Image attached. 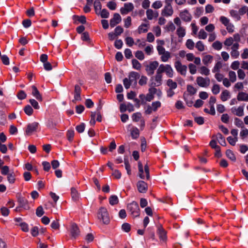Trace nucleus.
I'll return each mask as SVG.
<instances>
[{
	"label": "nucleus",
	"mask_w": 248,
	"mask_h": 248,
	"mask_svg": "<svg viewBox=\"0 0 248 248\" xmlns=\"http://www.w3.org/2000/svg\"><path fill=\"white\" fill-rule=\"evenodd\" d=\"M151 106L153 108V111L154 112H155V111H157V110L158 108L161 107V103L160 101H156L153 102L152 103Z\"/></svg>",
	"instance_id": "obj_45"
},
{
	"label": "nucleus",
	"mask_w": 248,
	"mask_h": 248,
	"mask_svg": "<svg viewBox=\"0 0 248 248\" xmlns=\"http://www.w3.org/2000/svg\"><path fill=\"white\" fill-rule=\"evenodd\" d=\"M7 179L8 182L10 184H14L16 181V176L13 171H11L9 174L7 175Z\"/></svg>",
	"instance_id": "obj_30"
},
{
	"label": "nucleus",
	"mask_w": 248,
	"mask_h": 248,
	"mask_svg": "<svg viewBox=\"0 0 248 248\" xmlns=\"http://www.w3.org/2000/svg\"><path fill=\"white\" fill-rule=\"evenodd\" d=\"M32 89V95L35 97L36 99H37L39 101H42V97L41 94L40 93V92H39L38 90L37 89V88L33 85L31 86Z\"/></svg>",
	"instance_id": "obj_18"
},
{
	"label": "nucleus",
	"mask_w": 248,
	"mask_h": 248,
	"mask_svg": "<svg viewBox=\"0 0 248 248\" xmlns=\"http://www.w3.org/2000/svg\"><path fill=\"white\" fill-rule=\"evenodd\" d=\"M158 233L159 237L161 240L165 241L167 239L166 232L163 228L161 225H160L158 228Z\"/></svg>",
	"instance_id": "obj_19"
},
{
	"label": "nucleus",
	"mask_w": 248,
	"mask_h": 248,
	"mask_svg": "<svg viewBox=\"0 0 248 248\" xmlns=\"http://www.w3.org/2000/svg\"><path fill=\"white\" fill-rule=\"evenodd\" d=\"M173 14V10L172 6L165 5L161 11L162 16L166 17L170 16Z\"/></svg>",
	"instance_id": "obj_10"
},
{
	"label": "nucleus",
	"mask_w": 248,
	"mask_h": 248,
	"mask_svg": "<svg viewBox=\"0 0 248 248\" xmlns=\"http://www.w3.org/2000/svg\"><path fill=\"white\" fill-rule=\"evenodd\" d=\"M222 67V63L221 62H217L215 65L212 69L213 73L219 72L221 68Z\"/></svg>",
	"instance_id": "obj_36"
},
{
	"label": "nucleus",
	"mask_w": 248,
	"mask_h": 248,
	"mask_svg": "<svg viewBox=\"0 0 248 248\" xmlns=\"http://www.w3.org/2000/svg\"><path fill=\"white\" fill-rule=\"evenodd\" d=\"M1 173L4 175H7L11 172H10L9 167L8 166H4L0 168Z\"/></svg>",
	"instance_id": "obj_48"
},
{
	"label": "nucleus",
	"mask_w": 248,
	"mask_h": 248,
	"mask_svg": "<svg viewBox=\"0 0 248 248\" xmlns=\"http://www.w3.org/2000/svg\"><path fill=\"white\" fill-rule=\"evenodd\" d=\"M159 63L157 61H153L149 62L145 67L146 71L149 76L153 75L154 74L155 70L158 66Z\"/></svg>",
	"instance_id": "obj_5"
},
{
	"label": "nucleus",
	"mask_w": 248,
	"mask_h": 248,
	"mask_svg": "<svg viewBox=\"0 0 248 248\" xmlns=\"http://www.w3.org/2000/svg\"><path fill=\"white\" fill-rule=\"evenodd\" d=\"M149 24H142L138 28V32L140 34L143 32H146L148 30Z\"/></svg>",
	"instance_id": "obj_27"
},
{
	"label": "nucleus",
	"mask_w": 248,
	"mask_h": 248,
	"mask_svg": "<svg viewBox=\"0 0 248 248\" xmlns=\"http://www.w3.org/2000/svg\"><path fill=\"white\" fill-rule=\"evenodd\" d=\"M132 64L134 69L137 70H140L141 69V65L136 59H133L132 60Z\"/></svg>",
	"instance_id": "obj_34"
},
{
	"label": "nucleus",
	"mask_w": 248,
	"mask_h": 248,
	"mask_svg": "<svg viewBox=\"0 0 248 248\" xmlns=\"http://www.w3.org/2000/svg\"><path fill=\"white\" fill-rule=\"evenodd\" d=\"M230 96L231 95L230 92L228 90H225L221 93L220 95V99L222 101L224 102L230 98Z\"/></svg>",
	"instance_id": "obj_24"
},
{
	"label": "nucleus",
	"mask_w": 248,
	"mask_h": 248,
	"mask_svg": "<svg viewBox=\"0 0 248 248\" xmlns=\"http://www.w3.org/2000/svg\"><path fill=\"white\" fill-rule=\"evenodd\" d=\"M195 47L199 51L201 52L205 50V46L201 41H199L196 43Z\"/></svg>",
	"instance_id": "obj_42"
},
{
	"label": "nucleus",
	"mask_w": 248,
	"mask_h": 248,
	"mask_svg": "<svg viewBox=\"0 0 248 248\" xmlns=\"http://www.w3.org/2000/svg\"><path fill=\"white\" fill-rule=\"evenodd\" d=\"M229 80L232 83L236 80V75L234 71H230L229 72Z\"/></svg>",
	"instance_id": "obj_46"
},
{
	"label": "nucleus",
	"mask_w": 248,
	"mask_h": 248,
	"mask_svg": "<svg viewBox=\"0 0 248 248\" xmlns=\"http://www.w3.org/2000/svg\"><path fill=\"white\" fill-rule=\"evenodd\" d=\"M122 228L124 231L128 232L131 230V226L129 223H124L122 225Z\"/></svg>",
	"instance_id": "obj_62"
},
{
	"label": "nucleus",
	"mask_w": 248,
	"mask_h": 248,
	"mask_svg": "<svg viewBox=\"0 0 248 248\" xmlns=\"http://www.w3.org/2000/svg\"><path fill=\"white\" fill-rule=\"evenodd\" d=\"M127 209L134 217H138L140 215V209L139 204L136 202H132L128 204L127 206Z\"/></svg>",
	"instance_id": "obj_2"
},
{
	"label": "nucleus",
	"mask_w": 248,
	"mask_h": 248,
	"mask_svg": "<svg viewBox=\"0 0 248 248\" xmlns=\"http://www.w3.org/2000/svg\"><path fill=\"white\" fill-rule=\"evenodd\" d=\"M226 156L232 161H235L236 157L233 153L230 150H227L226 152Z\"/></svg>",
	"instance_id": "obj_38"
},
{
	"label": "nucleus",
	"mask_w": 248,
	"mask_h": 248,
	"mask_svg": "<svg viewBox=\"0 0 248 248\" xmlns=\"http://www.w3.org/2000/svg\"><path fill=\"white\" fill-rule=\"evenodd\" d=\"M200 73L203 75L208 76L210 74V70L205 66H202L199 68Z\"/></svg>",
	"instance_id": "obj_32"
},
{
	"label": "nucleus",
	"mask_w": 248,
	"mask_h": 248,
	"mask_svg": "<svg viewBox=\"0 0 248 248\" xmlns=\"http://www.w3.org/2000/svg\"><path fill=\"white\" fill-rule=\"evenodd\" d=\"M141 117V114L140 112L133 113L132 116V120L134 122H138Z\"/></svg>",
	"instance_id": "obj_55"
},
{
	"label": "nucleus",
	"mask_w": 248,
	"mask_h": 248,
	"mask_svg": "<svg viewBox=\"0 0 248 248\" xmlns=\"http://www.w3.org/2000/svg\"><path fill=\"white\" fill-rule=\"evenodd\" d=\"M240 136L242 139L247 138L248 136V129L245 127L241 128V130L240 132Z\"/></svg>",
	"instance_id": "obj_43"
},
{
	"label": "nucleus",
	"mask_w": 248,
	"mask_h": 248,
	"mask_svg": "<svg viewBox=\"0 0 248 248\" xmlns=\"http://www.w3.org/2000/svg\"><path fill=\"white\" fill-rule=\"evenodd\" d=\"M239 52L238 50L231 49V56L234 59H237L239 56Z\"/></svg>",
	"instance_id": "obj_63"
},
{
	"label": "nucleus",
	"mask_w": 248,
	"mask_h": 248,
	"mask_svg": "<svg viewBox=\"0 0 248 248\" xmlns=\"http://www.w3.org/2000/svg\"><path fill=\"white\" fill-rule=\"evenodd\" d=\"M140 78L139 73L136 72H131L129 73L128 79L129 81L135 85L137 84V80Z\"/></svg>",
	"instance_id": "obj_17"
},
{
	"label": "nucleus",
	"mask_w": 248,
	"mask_h": 248,
	"mask_svg": "<svg viewBox=\"0 0 248 248\" xmlns=\"http://www.w3.org/2000/svg\"><path fill=\"white\" fill-rule=\"evenodd\" d=\"M97 217L104 224L107 225L110 222L109 216L107 209L104 207H101L99 209L97 212Z\"/></svg>",
	"instance_id": "obj_1"
},
{
	"label": "nucleus",
	"mask_w": 248,
	"mask_h": 248,
	"mask_svg": "<svg viewBox=\"0 0 248 248\" xmlns=\"http://www.w3.org/2000/svg\"><path fill=\"white\" fill-rule=\"evenodd\" d=\"M167 85L169 87V89H175L177 87V84L176 82L173 81L171 79H169L167 81Z\"/></svg>",
	"instance_id": "obj_29"
},
{
	"label": "nucleus",
	"mask_w": 248,
	"mask_h": 248,
	"mask_svg": "<svg viewBox=\"0 0 248 248\" xmlns=\"http://www.w3.org/2000/svg\"><path fill=\"white\" fill-rule=\"evenodd\" d=\"M187 92L191 95L195 94L197 92V89L191 85H187L186 86Z\"/></svg>",
	"instance_id": "obj_40"
},
{
	"label": "nucleus",
	"mask_w": 248,
	"mask_h": 248,
	"mask_svg": "<svg viewBox=\"0 0 248 248\" xmlns=\"http://www.w3.org/2000/svg\"><path fill=\"white\" fill-rule=\"evenodd\" d=\"M131 136L133 139H136L139 137V130L136 127H133L131 130Z\"/></svg>",
	"instance_id": "obj_28"
},
{
	"label": "nucleus",
	"mask_w": 248,
	"mask_h": 248,
	"mask_svg": "<svg viewBox=\"0 0 248 248\" xmlns=\"http://www.w3.org/2000/svg\"><path fill=\"white\" fill-rule=\"evenodd\" d=\"M80 38L83 41L90 42V38L89 33L87 31L81 33Z\"/></svg>",
	"instance_id": "obj_37"
},
{
	"label": "nucleus",
	"mask_w": 248,
	"mask_h": 248,
	"mask_svg": "<svg viewBox=\"0 0 248 248\" xmlns=\"http://www.w3.org/2000/svg\"><path fill=\"white\" fill-rule=\"evenodd\" d=\"M139 175L141 179H144L145 176L143 174V166L140 162H138Z\"/></svg>",
	"instance_id": "obj_41"
},
{
	"label": "nucleus",
	"mask_w": 248,
	"mask_h": 248,
	"mask_svg": "<svg viewBox=\"0 0 248 248\" xmlns=\"http://www.w3.org/2000/svg\"><path fill=\"white\" fill-rule=\"evenodd\" d=\"M71 194L73 200L77 202L78 200V191L75 187L71 188Z\"/></svg>",
	"instance_id": "obj_39"
},
{
	"label": "nucleus",
	"mask_w": 248,
	"mask_h": 248,
	"mask_svg": "<svg viewBox=\"0 0 248 248\" xmlns=\"http://www.w3.org/2000/svg\"><path fill=\"white\" fill-rule=\"evenodd\" d=\"M78 227L76 224H73L72 225L71 229L70 230V234L72 238L76 239L77 236Z\"/></svg>",
	"instance_id": "obj_26"
},
{
	"label": "nucleus",
	"mask_w": 248,
	"mask_h": 248,
	"mask_svg": "<svg viewBox=\"0 0 248 248\" xmlns=\"http://www.w3.org/2000/svg\"><path fill=\"white\" fill-rule=\"evenodd\" d=\"M186 29L184 27H178L176 30V34L179 38H182L186 35Z\"/></svg>",
	"instance_id": "obj_23"
},
{
	"label": "nucleus",
	"mask_w": 248,
	"mask_h": 248,
	"mask_svg": "<svg viewBox=\"0 0 248 248\" xmlns=\"http://www.w3.org/2000/svg\"><path fill=\"white\" fill-rule=\"evenodd\" d=\"M238 77L239 79L243 80L246 77V74L242 69H239L237 70Z\"/></svg>",
	"instance_id": "obj_56"
},
{
	"label": "nucleus",
	"mask_w": 248,
	"mask_h": 248,
	"mask_svg": "<svg viewBox=\"0 0 248 248\" xmlns=\"http://www.w3.org/2000/svg\"><path fill=\"white\" fill-rule=\"evenodd\" d=\"M158 69L162 74L165 73L169 78H172L173 77L174 71L170 65L161 64L159 66Z\"/></svg>",
	"instance_id": "obj_3"
},
{
	"label": "nucleus",
	"mask_w": 248,
	"mask_h": 248,
	"mask_svg": "<svg viewBox=\"0 0 248 248\" xmlns=\"http://www.w3.org/2000/svg\"><path fill=\"white\" fill-rule=\"evenodd\" d=\"M212 92L214 94H218L220 92L219 86L217 84L214 85L212 89Z\"/></svg>",
	"instance_id": "obj_64"
},
{
	"label": "nucleus",
	"mask_w": 248,
	"mask_h": 248,
	"mask_svg": "<svg viewBox=\"0 0 248 248\" xmlns=\"http://www.w3.org/2000/svg\"><path fill=\"white\" fill-rule=\"evenodd\" d=\"M212 47L216 50H219L222 48V45L220 42L216 41L213 43Z\"/></svg>",
	"instance_id": "obj_47"
},
{
	"label": "nucleus",
	"mask_w": 248,
	"mask_h": 248,
	"mask_svg": "<svg viewBox=\"0 0 248 248\" xmlns=\"http://www.w3.org/2000/svg\"><path fill=\"white\" fill-rule=\"evenodd\" d=\"M196 82L199 86L206 88L209 86L210 80L208 78H204L202 77H198L196 78Z\"/></svg>",
	"instance_id": "obj_7"
},
{
	"label": "nucleus",
	"mask_w": 248,
	"mask_h": 248,
	"mask_svg": "<svg viewBox=\"0 0 248 248\" xmlns=\"http://www.w3.org/2000/svg\"><path fill=\"white\" fill-rule=\"evenodd\" d=\"M234 124L238 127L242 128L245 126L244 122L238 118H235L234 119Z\"/></svg>",
	"instance_id": "obj_35"
},
{
	"label": "nucleus",
	"mask_w": 248,
	"mask_h": 248,
	"mask_svg": "<svg viewBox=\"0 0 248 248\" xmlns=\"http://www.w3.org/2000/svg\"><path fill=\"white\" fill-rule=\"evenodd\" d=\"M174 67L177 72L181 75L185 76L187 72V66L183 65L180 61H176L174 62Z\"/></svg>",
	"instance_id": "obj_4"
},
{
	"label": "nucleus",
	"mask_w": 248,
	"mask_h": 248,
	"mask_svg": "<svg viewBox=\"0 0 248 248\" xmlns=\"http://www.w3.org/2000/svg\"><path fill=\"white\" fill-rule=\"evenodd\" d=\"M216 137L219 144H220L222 146H226V143L225 138L220 133L217 134Z\"/></svg>",
	"instance_id": "obj_31"
},
{
	"label": "nucleus",
	"mask_w": 248,
	"mask_h": 248,
	"mask_svg": "<svg viewBox=\"0 0 248 248\" xmlns=\"http://www.w3.org/2000/svg\"><path fill=\"white\" fill-rule=\"evenodd\" d=\"M233 43V39L232 37H231L227 38L225 40V41L224 42V44L226 46H230L232 45Z\"/></svg>",
	"instance_id": "obj_60"
},
{
	"label": "nucleus",
	"mask_w": 248,
	"mask_h": 248,
	"mask_svg": "<svg viewBox=\"0 0 248 248\" xmlns=\"http://www.w3.org/2000/svg\"><path fill=\"white\" fill-rule=\"evenodd\" d=\"M163 5L162 2L160 0L155 1L152 5V7L155 9L160 8Z\"/></svg>",
	"instance_id": "obj_54"
},
{
	"label": "nucleus",
	"mask_w": 248,
	"mask_h": 248,
	"mask_svg": "<svg viewBox=\"0 0 248 248\" xmlns=\"http://www.w3.org/2000/svg\"><path fill=\"white\" fill-rule=\"evenodd\" d=\"M214 58L211 55H206L202 58V62L205 65H208L211 63L213 61Z\"/></svg>",
	"instance_id": "obj_21"
},
{
	"label": "nucleus",
	"mask_w": 248,
	"mask_h": 248,
	"mask_svg": "<svg viewBox=\"0 0 248 248\" xmlns=\"http://www.w3.org/2000/svg\"><path fill=\"white\" fill-rule=\"evenodd\" d=\"M162 73L158 69H157L156 75L155 76V82L152 83V84L154 85V86H160L162 84Z\"/></svg>",
	"instance_id": "obj_14"
},
{
	"label": "nucleus",
	"mask_w": 248,
	"mask_h": 248,
	"mask_svg": "<svg viewBox=\"0 0 248 248\" xmlns=\"http://www.w3.org/2000/svg\"><path fill=\"white\" fill-rule=\"evenodd\" d=\"M109 202L111 205L117 204L119 202L118 198L116 195H111L109 198Z\"/></svg>",
	"instance_id": "obj_33"
},
{
	"label": "nucleus",
	"mask_w": 248,
	"mask_h": 248,
	"mask_svg": "<svg viewBox=\"0 0 248 248\" xmlns=\"http://www.w3.org/2000/svg\"><path fill=\"white\" fill-rule=\"evenodd\" d=\"M231 112L237 116L242 117L244 115V107L239 106L238 108L232 107L231 109Z\"/></svg>",
	"instance_id": "obj_12"
},
{
	"label": "nucleus",
	"mask_w": 248,
	"mask_h": 248,
	"mask_svg": "<svg viewBox=\"0 0 248 248\" xmlns=\"http://www.w3.org/2000/svg\"><path fill=\"white\" fill-rule=\"evenodd\" d=\"M156 42L157 44L156 46V49L159 55L162 54L163 53H164L167 51L165 50V49L163 46L165 45V42L164 40H157Z\"/></svg>",
	"instance_id": "obj_16"
},
{
	"label": "nucleus",
	"mask_w": 248,
	"mask_h": 248,
	"mask_svg": "<svg viewBox=\"0 0 248 248\" xmlns=\"http://www.w3.org/2000/svg\"><path fill=\"white\" fill-rule=\"evenodd\" d=\"M240 66V62L238 61H235L232 62L231 65V68L234 70H238Z\"/></svg>",
	"instance_id": "obj_58"
},
{
	"label": "nucleus",
	"mask_w": 248,
	"mask_h": 248,
	"mask_svg": "<svg viewBox=\"0 0 248 248\" xmlns=\"http://www.w3.org/2000/svg\"><path fill=\"white\" fill-rule=\"evenodd\" d=\"M179 16L182 20L186 22H190L192 18L190 13L186 9L180 12Z\"/></svg>",
	"instance_id": "obj_9"
},
{
	"label": "nucleus",
	"mask_w": 248,
	"mask_h": 248,
	"mask_svg": "<svg viewBox=\"0 0 248 248\" xmlns=\"http://www.w3.org/2000/svg\"><path fill=\"white\" fill-rule=\"evenodd\" d=\"M24 110L25 113L29 116L31 115L33 111L32 108L30 105H27L25 106L24 108Z\"/></svg>",
	"instance_id": "obj_49"
},
{
	"label": "nucleus",
	"mask_w": 248,
	"mask_h": 248,
	"mask_svg": "<svg viewBox=\"0 0 248 248\" xmlns=\"http://www.w3.org/2000/svg\"><path fill=\"white\" fill-rule=\"evenodd\" d=\"M146 15L148 20H151L154 18H156L159 16L158 11L152 9H148L146 11Z\"/></svg>",
	"instance_id": "obj_11"
},
{
	"label": "nucleus",
	"mask_w": 248,
	"mask_h": 248,
	"mask_svg": "<svg viewBox=\"0 0 248 248\" xmlns=\"http://www.w3.org/2000/svg\"><path fill=\"white\" fill-rule=\"evenodd\" d=\"M207 34L203 29H201L198 33V37L200 39H205Z\"/></svg>",
	"instance_id": "obj_44"
},
{
	"label": "nucleus",
	"mask_w": 248,
	"mask_h": 248,
	"mask_svg": "<svg viewBox=\"0 0 248 248\" xmlns=\"http://www.w3.org/2000/svg\"><path fill=\"white\" fill-rule=\"evenodd\" d=\"M39 127V123L37 122H33L28 124L26 130V134L27 135H31L33 132L37 131Z\"/></svg>",
	"instance_id": "obj_6"
},
{
	"label": "nucleus",
	"mask_w": 248,
	"mask_h": 248,
	"mask_svg": "<svg viewBox=\"0 0 248 248\" xmlns=\"http://www.w3.org/2000/svg\"><path fill=\"white\" fill-rule=\"evenodd\" d=\"M230 13L232 16L235 18L237 20H239L240 19L241 17L238 13V11L234 10H232L230 11Z\"/></svg>",
	"instance_id": "obj_51"
},
{
	"label": "nucleus",
	"mask_w": 248,
	"mask_h": 248,
	"mask_svg": "<svg viewBox=\"0 0 248 248\" xmlns=\"http://www.w3.org/2000/svg\"><path fill=\"white\" fill-rule=\"evenodd\" d=\"M227 140L231 145L234 146L235 145L236 142L237 141V137L233 138L230 136L228 137Z\"/></svg>",
	"instance_id": "obj_59"
},
{
	"label": "nucleus",
	"mask_w": 248,
	"mask_h": 248,
	"mask_svg": "<svg viewBox=\"0 0 248 248\" xmlns=\"http://www.w3.org/2000/svg\"><path fill=\"white\" fill-rule=\"evenodd\" d=\"M121 17L119 14H114L113 17L110 20V26L111 27H114L116 25L119 24L121 21Z\"/></svg>",
	"instance_id": "obj_15"
},
{
	"label": "nucleus",
	"mask_w": 248,
	"mask_h": 248,
	"mask_svg": "<svg viewBox=\"0 0 248 248\" xmlns=\"http://www.w3.org/2000/svg\"><path fill=\"white\" fill-rule=\"evenodd\" d=\"M20 205L22 207L26 209L28 207V201L24 198H20L19 200Z\"/></svg>",
	"instance_id": "obj_61"
},
{
	"label": "nucleus",
	"mask_w": 248,
	"mask_h": 248,
	"mask_svg": "<svg viewBox=\"0 0 248 248\" xmlns=\"http://www.w3.org/2000/svg\"><path fill=\"white\" fill-rule=\"evenodd\" d=\"M99 15H100L102 18H108L109 15V12L106 9H104L100 11Z\"/></svg>",
	"instance_id": "obj_53"
},
{
	"label": "nucleus",
	"mask_w": 248,
	"mask_h": 248,
	"mask_svg": "<svg viewBox=\"0 0 248 248\" xmlns=\"http://www.w3.org/2000/svg\"><path fill=\"white\" fill-rule=\"evenodd\" d=\"M134 8V5L132 3H125L124 4V7H122L120 9V12L122 15H126L129 12L132 11Z\"/></svg>",
	"instance_id": "obj_8"
},
{
	"label": "nucleus",
	"mask_w": 248,
	"mask_h": 248,
	"mask_svg": "<svg viewBox=\"0 0 248 248\" xmlns=\"http://www.w3.org/2000/svg\"><path fill=\"white\" fill-rule=\"evenodd\" d=\"M137 188L140 193H145L147 191V184L143 181H140L137 184Z\"/></svg>",
	"instance_id": "obj_13"
},
{
	"label": "nucleus",
	"mask_w": 248,
	"mask_h": 248,
	"mask_svg": "<svg viewBox=\"0 0 248 248\" xmlns=\"http://www.w3.org/2000/svg\"><path fill=\"white\" fill-rule=\"evenodd\" d=\"M159 55L161 56L160 59L162 62H166L168 61V60L170 58V53L169 51H166L163 53L162 54H160Z\"/></svg>",
	"instance_id": "obj_25"
},
{
	"label": "nucleus",
	"mask_w": 248,
	"mask_h": 248,
	"mask_svg": "<svg viewBox=\"0 0 248 248\" xmlns=\"http://www.w3.org/2000/svg\"><path fill=\"white\" fill-rule=\"evenodd\" d=\"M194 45H195V44H194V42L191 39H189L187 40L186 43V46L187 47V48H188L189 49L192 50L194 48Z\"/></svg>",
	"instance_id": "obj_52"
},
{
	"label": "nucleus",
	"mask_w": 248,
	"mask_h": 248,
	"mask_svg": "<svg viewBox=\"0 0 248 248\" xmlns=\"http://www.w3.org/2000/svg\"><path fill=\"white\" fill-rule=\"evenodd\" d=\"M135 57L139 60L142 61L144 59V55L142 51L138 50L135 52Z\"/></svg>",
	"instance_id": "obj_50"
},
{
	"label": "nucleus",
	"mask_w": 248,
	"mask_h": 248,
	"mask_svg": "<svg viewBox=\"0 0 248 248\" xmlns=\"http://www.w3.org/2000/svg\"><path fill=\"white\" fill-rule=\"evenodd\" d=\"M189 72L191 74L194 75L196 73V66L193 63H191L188 64Z\"/></svg>",
	"instance_id": "obj_57"
},
{
	"label": "nucleus",
	"mask_w": 248,
	"mask_h": 248,
	"mask_svg": "<svg viewBox=\"0 0 248 248\" xmlns=\"http://www.w3.org/2000/svg\"><path fill=\"white\" fill-rule=\"evenodd\" d=\"M93 6L95 13L97 15L99 14L102 8V4L100 1L99 0H95L93 3Z\"/></svg>",
	"instance_id": "obj_22"
},
{
	"label": "nucleus",
	"mask_w": 248,
	"mask_h": 248,
	"mask_svg": "<svg viewBox=\"0 0 248 248\" xmlns=\"http://www.w3.org/2000/svg\"><path fill=\"white\" fill-rule=\"evenodd\" d=\"M237 99L239 101H248V93L240 92L237 95Z\"/></svg>",
	"instance_id": "obj_20"
}]
</instances>
